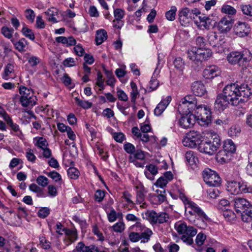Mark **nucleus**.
Masks as SVG:
<instances>
[{"label":"nucleus","mask_w":252,"mask_h":252,"mask_svg":"<svg viewBox=\"0 0 252 252\" xmlns=\"http://www.w3.org/2000/svg\"><path fill=\"white\" fill-rule=\"evenodd\" d=\"M247 85H239L238 83L225 86L222 94L217 95L214 108L219 111L224 110L229 104L237 106L247 101L252 94Z\"/></svg>","instance_id":"1"},{"label":"nucleus","mask_w":252,"mask_h":252,"mask_svg":"<svg viewBox=\"0 0 252 252\" xmlns=\"http://www.w3.org/2000/svg\"><path fill=\"white\" fill-rule=\"evenodd\" d=\"M179 197L183 201L185 207V213H189L190 215L197 216L201 220H198L197 223L198 227L203 228L206 226L207 224L204 220L208 219V217L205 213L199 207V206L193 201H190L185 194L184 190L182 189L178 190Z\"/></svg>","instance_id":"2"},{"label":"nucleus","mask_w":252,"mask_h":252,"mask_svg":"<svg viewBox=\"0 0 252 252\" xmlns=\"http://www.w3.org/2000/svg\"><path fill=\"white\" fill-rule=\"evenodd\" d=\"M227 60L231 65H238L243 67L249 64L252 59V53L247 49L240 51H235L230 52L227 56Z\"/></svg>","instance_id":"3"},{"label":"nucleus","mask_w":252,"mask_h":252,"mask_svg":"<svg viewBox=\"0 0 252 252\" xmlns=\"http://www.w3.org/2000/svg\"><path fill=\"white\" fill-rule=\"evenodd\" d=\"M220 146V141L219 137L214 134L204 137L199 147H198V149L201 153L212 155Z\"/></svg>","instance_id":"4"},{"label":"nucleus","mask_w":252,"mask_h":252,"mask_svg":"<svg viewBox=\"0 0 252 252\" xmlns=\"http://www.w3.org/2000/svg\"><path fill=\"white\" fill-rule=\"evenodd\" d=\"M194 115L202 126H208L212 120L211 109L205 105H198L194 110Z\"/></svg>","instance_id":"5"},{"label":"nucleus","mask_w":252,"mask_h":252,"mask_svg":"<svg viewBox=\"0 0 252 252\" xmlns=\"http://www.w3.org/2000/svg\"><path fill=\"white\" fill-rule=\"evenodd\" d=\"M188 58L193 61L202 62L212 56L211 50L205 48L192 47L187 53Z\"/></svg>","instance_id":"6"},{"label":"nucleus","mask_w":252,"mask_h":252,"mask_svg":"<svg viewBox=\"0 0 252 252\" xmlns=\"http://www.w3.org/2000/svg\"><path fill=\"white\" fill-rule=\"evenodd\" d=\"M197 103L196 98L194 95H187L180 101L178 111L180 113H192L198 106Z\"/></svg>","instance_id":"7"},{"label":"nucleus","mask_w":252,"mask_h":252,"mask_svg":"<svg viewBox=\"0 0 252 252\" xmlns=\"http://www.w3.org/2000/svg\"><path fill=\"white\" fill-rule=\"evenodd\" d=\"M19 93L21 95L20 102L22 106H33L36 104V97L31 89L22 86L19 88Z\"/></svg>","instance_id":"8"},{"label":"nucleus","mask_w":252,"mask_h":252,"mask_svg":"<svg viewBox=\"0 0 252 252\" xmlns=\"http://www.w3.org/2000/svg\"><path fill=\"white\" fill-rule=\"evenodd\" d=\"M226 189L233 194L252 192V187L244 182L228 181Z\"/></svg>","instance_id":"9"},{"label":"nucleus","mask_w":252,"mask_h":252,"mask_svg":"<svg viewBox=\"0 0 252 252\" xmlns=\"http://www.w3.org/2000/svg\"><path fill=\"white\" fill-rule=\"evenodd\" d=\"M204 182L210 187H219L221 184V179L216 171L209 168L204 169L202 173Z\"/></svg>","instance_id":"10"},{"label":"nucleus","mask_w":252,"mask_h":252,"mask_svg":"<svg viewBox=\"0 0 252 252\" xmlns=\"http://www.w3.org/2000/svg\"><path fill=\"white\" fill-rule=\"evenodd\" d=\"M147 219L153 224L163 223L169 218L168 215L166 213H157L154 211H148L145 213Z\"/></svg>","instance_id":"11"},{"label":"nucleus","mask_w":252,"mask_h":252,"mask_svg":"<svg viewBox=\"0 0 252 252\" xmlns=\"http://www.w3.org/2000/svg\"><path fill=\"white\" fill-rule=\"evenodd\" d=\"M174 227L179 234H183L182 236H195L197 233V229L193 226H187V224L182 221H178L175 223Z\"/></svg>","instance_id":"12"},{"label":"nucleus","mask_w":252,"mask_h":252,"mask_svg":"<svg viewBox=\"0 0 252 252\" xmlns=\"http://www.w3.org/2000/svg\"><path fill=\"white\" fill-rule=\"evenodd\" d=\"M195 122V116L192 113H182L179 120V126L185 129L192 127Z\"/></svg>","instance_id":"13"},{"label":"nucleus","mask_w":252,"mask_h":252,"mask_svg":"<svg viewBox=\"0 0 252 252\" xmlns=\"http://www.w3.org/2000/svg\"><path fill=\"white\" fill-rule=\"evenodd\" d=\"M137 189L136 191V200L137 204L140 205V207L143 208H146L147 207V204L145 202V196L147 191L142 184H139L135 186Z\"/></svg>","instance_id":"14"},{"label":"nucleus","mask_w":252,"mask_h":252,"mask_svg":"<svg viewBox=\"0 0 252 252\" xmlns=\"http://www.w3.org/2000/svg\"><path fill=\"white\" fill-rule=\"evenodd\" d=\"M240 75L242 78L244 79V81L245 82L247 83V86H248V84L250 85H252V66L247 65L246 66H244L242 67V69L240 72ZM238 83L239 85H246L245 84H241L239 83L238 81L236 83ZM248 89L250 90L248 87Z\"/></svg>","instance_id":"15"},{"label":"nucleus","mask_w":252,"mask_h":252,"mask_svg":"<svg viewBox=\"0 0 252 252\" xmlns=\"http://www.w3.org/2000/svg\"><path fill=\"white\" fill-rule=\"evenodd\" d=\"M234 33L241 37L248 35L250 32V28L245 22H238L233 29Z\"/></svg>","instance_id":"16"},{"label":"nucleus","mask_w":252,"mask_h":252,"mask_svg":"<svg viewBox=\"0 0 252 252\" xmlns=\"http://www.w3.org/2000/svg\"><path fill=\"white\" fill-rule=\"evenodd\" d=\"M220 70L216 65H212L207 66L203 72V76L206 79H212L220 75Z\"/></svg>","instance_id":"17"},{"label":"nucleus","mask_w":252,"mask_h":252,"mask_svg":"<svg viewBox=\"0 0 252 252\" xmlns=\"http://www.w3.org/2000/svg\"><path fill=\"white\" fill-rule=\"evenodd\" d=\"M233 201L235 211L237 213H241V215L251 204L247 200L243 198H237Z\"/></svg>","instance_id":"18"},{"label":"nucleus","mask_w":252,"mask_h":252,"mask_svg":"<svg viewBox=\"0 0 252 252\" xmlns=\"http://www.w3.org/2000/svg\"><path fill=\"white\" fill-rule=\"evenodd\" d=\"M233 25L232 20L229 17H223L219 22L218 28L222 32H227L231 29Z\"/></svg>","instance_id":"19"},{"label":"nucleus","mask_w":252,"mask_h":252,"mask_svg":"<svg viewBox=\"0 0 252 252\" xmlns=\"http://www.w3.org/2000/svg\"><path fill=\"white\" fill-rule=\"evenodd\" d=\"M171 101V97L167 96L157 105L154 110V114L157 116H160L165 110Z\"/></svg>","instance_id":"20"},{"label":"nucleus","mask_w":252,"mask_h":252,"mask_svg":"<svg viewBox=\"0 0 252 252\" xmlns=\"http://www.w3.org/2000/svg\"><path fill=\"white\" fill-rule=\"evenodd\" d=\"M190 15V10L187 7L182 8L179 11V20L182 25L185 26L186 24L189 23L191 19Z\"/></svg>","instance_id":"21"},{"label":"nucleus","mask_w":252,"mask_h":252,"mask_svg":"<svg viewBox=\"0 0 252 252\" xmlns=\"http://www.w3.org/2000/svg\"><path fill=\"white\" fill-rule=\"evenodd\" d=\"M191 88L195 95L202 96L206 93L204 84L200 81H195L192 83Z\"/></svg>","instance_id":"22"},{"label":"nucleus","mask_w":252,"mask_h":252,"mask_svg":"<svg viewBox=\"0 0 252 252\" xmlns=\"http://www.w3.org/2000/svg\"><path fill=\"white\" fill-rule=\"evenodd\" d=\"M56 231L59 235L65 234L67 236H75L77 234L76 229H69L65 227L61 222H58L56 225Z\"/></svg>","instance_id":"23"},{"label":"nucleus","mask_w":252,"mask_h":252,"mask_svg":"<svg viewBox=\"0 0 252 252\" xmlns=\"http://www.w3.org/2000/svg\"><path fill=\"white\" fill-rule=\"evenodd\" d=\"M144 226L140 221L131 225L129 228L130 233L128 236H141Z\"/></svg>","instance_id":"24"},{"label":"nucleus","mask_w":252,"mask_h":252,"mask_svg":"<svg viewBox=\"0 0 252 252\" xmlns=\"http://www.w3.org/2000/svg\"><path fill=\"white\" fill-rule=\"evenodd\" d=\"M231 155H232L230 154V153H228L222 149L219 151L217 153L216 155V159L219 162L221 163L227 162L230 159Z\"/></svg>","instance_id":"25"},{"label":"nucleus","mask_w":252,"mask_h":252,"mask_svg":"<svg viewBox=\"0 0 252 252\" xmlns=\"http://www.w3.org/2000/svg\"><path fill=\"white\" fill-rule=\"evenodd\" d=\"M199 25L200 27H204L205 29H209L210 27L213 26V20L212 19L204 14L199 16Z\"/></svg>","instance_id":"26"},{"label":"nucleus","mask_w":252,"mask_h":252,"mask_svg":"<svg viewBox=\"0 0 252 252\" xmlns=\"http://www.w3.org/2000/svg\"><path fill=\"white\" fill-rule=\"evenodd\" d=\"M159 72L160 69H158V67H156L155 69L151 80L149 82V88L151 89V91H154L156 90L158 86L159 82L156 78Z\"/></svg>","instance_id":"27"},{"label":"nucleus","mask_w":252,"mask_h":252,"mask_svg":"<svg viewBox=\"0 0 252 252\" xmlns=\"http://www.w3.org/2000/svg\"><path fill=\"white\" fill-rule=\"evenodd\" d=\"M242 220L247 223H250L252 221V204L250 205L242 213L241 215Z\"/></svg>","instance_id":"28"},{"label":"nucleus","mask_w":252,"mask_h":252,"mask_svg":"<svg viewBox=\"0 0 252 252\" xmlns=\"http://www.w3.org/2000/svg\"><path fill=\"white\" fill-rule=\"evenodd\" d=\"M107 37V33L103 29L97 30L95 35V42L96 45H100L104 40H106Z\"/></svg>","instance_id":"29"},{"label":"nucleus","mask_w":252,"mask_h":252,"mask_svg":"<svg viewBox=\"0 0 252 252\" xmlns=\"http://www.w3.org/2000/svg\"><path fill=\"white\" fill-rule=\"evenodd\" d=\"M207 39L210 45L213 47H216L220 44L219 43L220 39L218 38V35L215 32H209L207 35Z\"/></svg>","instance_id":"30"},{"label":"nucleus","mask_w":252,"mask_h":252,"mask_svg":"<svg viewBox=\"0 0 252 252\" xmlns=\"http://www.w3.org/2000/svg\"><path fill=\"white\" fill-rule=\"evenodd\" d=\"M189 138L193 140L197 145L199 147L201 143H202L203 137L199 132L195 131H190L187 134Z\"/></svg>","instance_id":"31"},{"label":"nucleus","mask_w":252,"mask_h":252,"mask_svg":"<svg viewBox=\"0 0 252 252\" xmlns=\"http://www.w3.org/2000/svg\"><path fill=\"white\" fill-rule=\"evenodd\" d=\"M45 14L47 16V19L49 21L53 23H57L58 21L55 16L58 14V10L54 7L49 8L45 12Z\"/></svg>","instance_id":"32"},{"label":"nucleus","mask_w":252,"mask_h":252,"mask_svg":"<svg viewBox=\"0 0 252 252\" xmlns=\"http://www.w3.org/2000/svg\"><path fill=\"white\" fill-rule=\"evenodd\" d=\"M223 149L228 153H230V154L232 155V153L235 152L236 147L231 140H227L224 142Z\"/></svg>","instance_id":"33"},{"label":"nucleus","mask_w":252,"mask_h":252,"mask_svg":"<svg viewBox=\"0 0 252 252\" xmlns=\"http://www.w3.org/2000/svg\"><path fill=\"white\" fill-rule=\"evenodd\" d=\"M11 129V134L21 138L23 136L22 132L19 128V126L13 122L10 124L8 126Z\"/></svg>","instance_id":"34"},{"label":"nucleus","mask_w":252,"mask_h":252,"mask_svg":"<svg viewBox=\"0 0 252 252\" xmlns=\"http://www.w3.org/2000/svg\"><path fill=\"white\" fill-rule=\"evenodd\" d=\"M107 217L110 222H114L117 218L122 219V214L121 213H117L116 211L112 208L110 212L107 213Z\"/></svg>","instance_id":"35"},{"label":"nucleus","mask_w":252,"mask_h":252,"mask_svg":"<svg viewBox=\"0 0 252 252\" xmlns=\"http://www.w3.org/2000/svg\"><path fill=\"white\" fill-rule=\"evenodd\" d=\"M185 158L187 161L190 164L193 165L196 163L197 161V158L195 156L194 152L189 151L186 152L185 154Z\"/></svg>","instance_id":"36"},{"label":"nucleus","mask_w":252,"mask_h":252,"mask_svg":"<svg viewBox=\"0 0 252 252\" xmlns=\"http://www.w3.org/2000/svg\"><path fill=\"white\" fill-rule=\"evenodd\" d=\"M29 189L31 191L37 193V196L38 197H45L43 189L38 187L37 185L32 184L29 186Z\"/></svg>","instance_id":"37"},{"label":"nucleus","mask_w":252,"mask_h":252,"mask_svg":"<svg viewBox=\"0 0 252 252\" xmlns=\"http://www.w3.org/2000/svg\"><path fill=\"white\" fill-rule=\"evenodd\" d=\"M222 215L226 220L229 221L234 220L236 218L235 213L230 208L222 211Z\"/></svg>","instance_id":"38"},{"label":"nucleus","mask_w":252,"mask_h":252,"mask_svg":"<svg viewBox=\"0 0 252 252\" xmlns=\"http://www.w3.org/2000/svg\"><path fill=\"white\" fill-rule=\"evenodd\" d=\"M1 32L6 38L11 39L14 33V29L13 28H9L6 26H4L1 29Z\"/></svg>","instance_id":"39"},{"label":"nucleus","mask_w":252,"mask_h":252,"mask_svg":"<svg viewBox=\"0 0 252 252\" xmlns=\"http://www.w3.org/2000/svg\"><path fill=\"white\" fill-rule=\"evenodd\" d=\"M14 44L17 50L20 52H22L25 50V48L28 44V42L25 38H22L18 42L14 43Z\"/></svg>","instance_id":"40"},{"label":"nucleus","mask_w":252,"mask_h":252,"mask_svg":"<svg viewBox=\"0 0 252 252\" xmlns=\"http://www.w3.org/2000/svg\"><path fill=\"white\" fill-rule=\"evenodd\" d=\"M35 140H36L35 145L41 149L47 148L48 145L47 140L43 137H36L34 139Z\"/></svg>","instance_id":"41"},{"label":"nucleus","mask_w":252,"mask_h":252,"mask_svg":"<svg viewBox=\"0 0 252 252\" xmlns=\"http://www.w3.org/2000/svg\"><path fill=\"white\" fill-rule=\"evenodd\" d=\"M241 132V128L239 126L235 125L232 126L228 130V135L231 137H236L238 136Z\"/></svg>","instance_id":"42"},{"label":"nucleus","mask_w":252,"mask_h":252,"mask_svg":"<svg viewBox=\"0 0 252 252\" xmlns=\"http://www.w3.org/2000/svg\"><path fill=\"white\" fill-rule=\"evenodd\" d=\"M67 174L71 179L76 180L79 178L80 172L76 168L71 167L68 168Z\"/></svg>","instance_id":"43"},{"label":"nucleus","mask_w":252,"mask_h":252,"mask_svg":"<svg viewBox=\"0 0 252 252\" xmlns=\"http://www.w3.org/2000/svg\"><path fill=\"white\" fill-rule=\"evenodd\" d=\"M177 8L175 6H172L170 10L165 13V17L168 20L174 21L175 19Z\"/></svg>","instance_id":"44"},{"label":"nucleus","mask_w":252,"mask_h":252,"mask_svg":"<svg viewBox=\"0 0 252 252\" xmlns=\"http://www.w3.org/2000/svg\"><path fill=\"white\" fill-rule=\"evenodd\" d=\"M75 102L80 107L84 109H88L92 106V103L88 101L81 100L78 97L75 98Z\"/></svg>","instance_id":"45"},{"label":"nucleus","mask_w":252,"mask_h":252,"mask_svg":"<svg viewBox=\"0 0 252 252\" xmlns=\"http://www.w3.org/2000/svg\"><path fill=\"white\" fill-rule=\"evenodd\" d=\"M218 209L222 211L230 208V204L229 201L226 199H222L220 200L218 206Z\"/></svg>","instance_id":"46"},{"label":"nucleus","mask_w":252,"mask_h":252,"mask_svg":"<svg viewBox=\"0 0 252 252\" xmlns=\"http://www.w3.org/2000/svg\"><path fill=\"white\" fill-rule=\"evenodd\" d=\"M183 144L185 146L190 148L196 147L197 145L193 140L189 138V137L187 134L186 137L183 140Z\"/></svg>","instance_id":"47"},{"label":"nucleus","mask_w":252,"mask_h":252,"mask_svg":"<svg viewBox=\"0 0 252 252\" xmlns=\"http://www.w3.org/2000/svg\"><path fill=\"white\" fill-rule=\"evenodd\" d=\"M14 71V65L12 63H8L4 69V74L3 75V78L7 80L9 75Z\"/></svg>","instance_id":"48"},{"label":"nucleus","mask_w":252,"mask_h":252,"mask_svg":"<svg viewBox=\"0 0 252 252\" xmlns=\"http://www.w3.org/2000/svg\"><path fill=\"white\" fill-rule=\"evenodd\" d=\"M221 12L223 13H226L228 15H234L236 13V9L228 5H224L221 7Z\"/></svg>","instance_id":"49"},{"label":"nucleus","mask_w":252,"mask_h":252,"mask_svg":"<svg viewBox=\"0 0 252 252\" xmlns=\"http://www.w3.org/2000/svg\"><path fill=\"white\" fill-rule=\"evenodd\" d=\"M22 32L27 38L32 40H34L35 36L32 31L27 27H24L22 30Z\"/></svg>","instance_id":"50"},{"label":"nucleus","mask_w":252,"mask_h":252,"mask_svg":"<svg viewBox=\"0 0 252 252\" xmlns=\"http://www.w3.org/2000/svg\"><path fill=\"white\" fill-rule=\"evenodd\" d=\"M36 181L38 185L43 187L47 186L49 183L48 178L42 175L38 176Z\"/></svg>","instance_id":"51"},{"label":"nucleus","mask_w":252,"mask_h":252,"mask_svg":"<svg viewBox=\"0 0 252 252\" xmlns=\"http://www.w3.org/2000/svg\"><path fill=\"white\" fill-rule=\"evenodd\" d=\"M115 20H122L125 16V11L121 8H117L114 11Z\"/></svg>","instance_id":"52"},{"label":"nucleus","mask_w":252,"mask_h":252,"mask_svg":"<svg viewBox=\"0 0 252 252\" xmlns=\"http://www.w3.org/2000/svg\"><path fill=\"white\" fill-rule=\"evenodd\" d=\"M124 149L127 153L129 154H133L135 151V148L134 146L128 142L124 145Z\"/></svg>","instance_id":"53"},{"label":"nucleus","mask_w":252,"mask_h":252,"mask_svg":"<svg viewBox=\"0 0 252 252\" xmlns=\"http://www.w3.org/2000/svg\"><path fill=\"white\" fill-rule=\"evenodd\" d=\"M125 223L121 221L117 222L113 226V228L114 231L120 233L123 231V230L125 229Z\"/></svg>","instance_id":"54"},{"label":"nucleus","mask_w":252,"mask_h":252,"mask_svg":"<svg viewBox=\"0 0 252 252\" xmlns=\"http://www.w3.org/2000/svg\"><path fill=\"white\" fill-rule=\"evenodd\" d=\"M208 197L209 198L215 199L219 196V191L217 189H210L207 191Z\"/></svg>","instance_id":"55"},{"label":"nucleus","mask_w":252,"mask_h":252,"mask_svg":"<svg viewBox=\"0 0 252 252\" xmlns=\"http://www.w3.org/2000/svg\"><path fill=\"white\" fill-rule=\"evenodd\" d=\"M46 174L48 177L52 178L55 182L60 181L62 179L61 175L56 171L47 172Z\"/></svg>","instance_id":"56"},{"label":"nucleus","mask_w":252,"mask_h":252,"mask_svg":"<svg viewBox=\"0 0 252 252\" xmlns=\"http://www.w3.org/2000/svg\"><path fill=\"white\" fill-rule=\"evenodd\" d=\"M105 191L102 190L101 189H97L95 191L94 194L95 199L98 202H101L105 196Z\"/></svg>","instance_id":"57"},{"label":"nucleus","mask_w":252,"mask_h":252,"mask_svg":"<svg viewBox=\"0 0 252 252\" xmlns=\"http://www.w3.org/2000/svg\"><path fill=\"white\" fill-rule=\"evenodd\" d=\"M50 210L47 207L41 208L38 212V216L41 218H46L50 214Z\"/></svg>","instance_id":"58"},{"label":"nucleus","mask_w":252,"mask_h":252,"mask_svg":"<svg viewBox=\"0 0 252 252\" xmlns=\"http://www.w3.org/2000/svg\"><path fill=\"white\" fill-rule=\"evenodd\" d=\"M26 156L27 158V159L32 162H34L36 158L35 156L34 155L32 150L31 149H28Z\"/></svg>","instance_id":"59"},{"label":"nucleus","mask_w":252,"mask_h":252,"mask_svg":"<svg viewBox=\"0 0 252 252\" xmlns=\"http://www.w3.org/2000/svg\"><path fill=\"white\" fill-rule=\"evenodd\" d=\"M133 154V159L144 160L145 158V153L141 150H135Z\"/></svg>","instance_id":"60"},{"label":"nucleus","mask_w":252,"mask_h":252,"mask_svg":"<svg viewBox=\"0 0 252 252\" xmlns=\"http://www.w3.org/2000/svg\"><path fill=\"white\" fill-rule=\"evenodd\" d=\"M25 14L26 18L31 22H33L35 16L34 11L32 9H27L25 11Z\"/></svg>","instance_id":"61"},{"label":"nucleus","mask_w":252,"mask_h":252,"mask_svg":"<svg viewBox=\"0 0 252 252\" xmlns=\"http://www.w3.org/2000/svg\"><path fill=\"white\" fill-rule=\"evenodd\" d=\"M241 8L244 14L252 16V6L250 5H242Z\"/></svg>","instance_id":"62"},{"label":"nucleus","mask_w":252,"mask_h":252,"mask_svg":"<svg viewBox=\"0 0 252 252\" xmlns=\"http://www.w3.org/2000/svg\"><path fill=\"white\" fill-rule=\"evenodd\" d=\"M174 64L175 68L180 70H183L184 67V62L181 58L175 59L174 61Z\"/></svg>","instance_id":"63"},{"label":"nucleus","mask_w":252,"mask_h":252,"mask_svg":"<svg viewBox=\"0 0 252 252\" xmlns=\"http://www.w3.org/2000/svg\"><path fill=\"white\" fill-rule=\"evenodd\" d=\"M117 96L119 100L126 101L128 100V96L122 90L117 89Z\"/></svg>","instance_id":"64"}]
</instances>
